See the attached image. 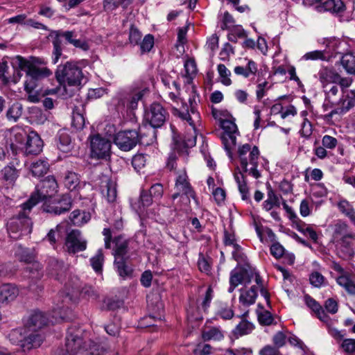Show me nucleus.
Masks as SVG:
<instances>
[{
	"instance_id": "f704fd0d",
	"label": "nucleus",
	"mask_w": 355,
	"mask_h": 355,
	"mask_svg": "<svg viewBox=\"0 0 355 355\" xmlns=\"http://www.w3.org/2000/svg\"><path fill=\"white\" fill-rule=\"evenodd\" d=\"M64 270V264L62 262H60L55 259H51L49 260L48 270L51 275L55 277L58 279H60Z\"/></svg>"
},
{
	"instance_id": "6ab92c4d",
	"label": "nucleus",
	"mask_w": 355,
	"mask_h": 355,
	"mask_svg": "<svg viewBox=\"0 0 355 355\" xmlns=\"http://www.w3.org/2000/svg\"><path fill=\"white\" fill-rule=\"evenodd\" d=\"M317 11L330 12L332 14H342L346 9L343 0H326L315 7Z\"/></svg>"
},
{
	"instance_id": "f3484780",
	"label": "nucleus",
	"mask_w": 355,
	"mask_h": 355,
	"mask_svg": "<svg viewBox=\"0 0 355 355\" xmlns=\"http://www.w3.org/2000/svg\"><path fill=\"white\" fill-rule=\"evenodd\" d=\"M71 205V197L69 194H64L59 200H54L52 204L49 205H44L43 209L46 212L60 215L69 211Z\"/></svg>"
},
{
	"instance_id": "72a5a7b5",
	"label": "nucleus",
	"mask_w": 355,
	"mask_h": 355,
	"mask_svg": "<svg viewBox=\"0 0 355 355\" xmlns=\"http://www.w3.org/2000/svg\"><path fill=\"white\" fill-rule=\"evenodd\" d=\"M254 328V327L252 323L246 320H242L233 330V334L238 338L250 334Z\"/></svg>"
},
{
	"instance_id": "9d476101",
	"label": "nucleus",
	"mask_w": 355,
	"mask_h": 355,
	"mask_svg": "<svg viewBox=\"0 0 355 355\" xmlns=\"http://www.w3.org/2000/svg\"><path fill=\"white\" fill-rule=\"evenodd\" d=\"M139 141V133L136 130L119 132L114 138V144L123 151H128L132 149Z\"/></svg>"
},
{
	"instance_id": "bb28decb",
	"label": "nucleus",
	"mask_w": 355,
	"mask_h": 355,
	"mask_svg": "<svg viewBox=\"0 0 355 355\" xmlns=\"http://www.w3.org/2000/svg\"><path fill=\"white\" fill-rule=\"evenodd\" d=\"M338 244L346 255L352 256L355 253V236L352 233L340 239Z\"/></svg>"
},
{
	"instance_id": "0eeeda50",
	"label": "nucleus",
	"mask_w": 355,
	"mask_h": 355,
	"mask_svg": "<svg viewBox=\"0 0 355 355\" xmlns=\"http://www.w3.org/2000/svg\"><path fill=\"white\" fill-rule=\"evenodd\" d=\"M91 156L96 159H107L111 153V142L109 139L94 135L89 137Z\"/></svg>"
},
{
	"instance_id": "49530a36",
	"label": "nucleus",
	"mask_w": 355,
	"mask_h": 355,
	"mask_svg": "<svg viewBox=\"0 0 355 355\" xmlns=\"http://www.w3.org/2000/svg\"><path fill=\"white\" fill-rule=\"evenodd\" d=\"M103 261L104 257L102 250H98L96 254L90 259L91 265L96 272L102 271Z\"/></svg>"
},
{
	"instance_id": "393cba45",
	"label": "nucleus",
	"mask_w": 355,
	"mask_h": 355,
	"mask_svg": "<svg viewBox=\"0 0 355 355\" xmlns=\"http://www.w3.org/2000/svg\"><path fill=\"white\" fill-rule=\"evenodd\" d=\"M29 168L33 176L39 178L47 173L49 164L46 159H39L33 162Z\"/></svg>"
},
{
	"instance_id": "e433bc0d",
	"label": "nucleus",
	"mask_w": 355,
	"mask_h": 355,
	"mask_svg": "<svg viewBox=\"0 0 355 355\" xmlns=\"http://www.w3.org/2000/svg\"><path fill=\"white\" fill-rule=\"evenodd\" d=\"M153 199L154 198L150 196V193L148 194L147 193L143 191L141 193L139 202L132 204V206L136 210V211L140 214L143 212V208L149 206L152 203Z\"/></svg>"
},
{
	"instance_id": "cd10ccee",
	"label": "nucleus",
	"mask_w": 355,
	"mask_h": 355,
	"mask_svg": "<svg viewBox=\"0 0 355 355\" xmlns=\"http://www.w3.org/2000/svg\"><path fill=\"white\" fill-rule=\"evenodd\" d=\"M114 267L119 275L123 278L130 277L132 273V268L126 263L124 257H117L114 260Z\"/></svg>"
},
{
	"instance_id": "774afa93",
	"label": "nucleus",
	"mask_w": 355,
	"mask_h": 355,
	"mask_svg": "<svg viewBox=\"0 0 355 355\" xmlns=\"http://www.w3.org/2000/svg\"><path fill=\"white\" fill-rule=\"evenodd\" d=\"M198 265L201 272L208 273L210 271L211 266L208 260L201 254L198 258Z\"/></svg>"
},
{
	"instance_id": "a211bd4d",
	"label": "nucleus",
	"mask_w": 355,
	"mask_h": 355,
	"mask_svg": "<svg viewBox=\"0 0 355 355\" xmlns=\"http://www.w3.org/2000/svg\"><path fill=\"white\" fill-rule=\"evenodd\" d=\"M43 147V141L35 132L28 133V138L24 144L25 153L27 155H37Z\"/></svg>"
},
{
	"instance_id": "69168bd1",
	"label": "nucleus",
	"mask_w": 355,
	"mask_h": 355,
	"mask_svg": "<svg viewBox=\"0 0 355 355\" xmlns=\"http://www.w3.org/2000/svg\"><path fill=\"white\" fill-rule=\"evenodd\" d=\"M163 191V187L160 184H155L153 185L149 190L150 196L155 200L159 199L162 196Z\"/></svg>"
},
{
	"instance_id": "7ed1b4c3",
	"label": "nucleus",
	"mask_w": 355,
	"mask_h": 355,
	"mask_svg": "<svg viewBox=\"0 0 355 355\" xmlns=\"http://www.w3.org/2000/svg\"><path fill=\"white\" fill-rule=\"evenodd\" d=\"M55 77L58 83L64 87L66 85L78 86L85 78L82 69L76 63L72 62H67L65 64L59 66L55 72Z\"/></svg>"
},
{
	"instance_id": "864d4df0",
	"label": "nucleus",
	"mask_w": 355,
	"mask_h": 355,
	"mask_svg": "<svg viewBox=\"0 0 355 355\" xmlns=\"http://www.w3.org/2000/svg\"><path fill=\"white\" fill-rule=\"evenodd\" d=\"M257 81L258 84L256 89V96L257 98L259 101L266 96L267 91L270 89L271 85H270L269 83L266 80L261 81L259 78Z\"/></svg>"
},
{
	"instance_id": "79ce46f5",
	"label": "nucleus",
	"mask_w": 355,
	"mask_h": 355,
	"mask_svg": "<svg viewBox=\"0 0 355 355\" xmlns=\"http://www.w3.org/2000/svg\"><path fill=\"white\" fill-rule=\"evenodd\" d=\"M115 249L114 251V258L124 257L127 253L128 243L121 237H118L115 239Z\"/></svg>"
},
{
	"instance_id": "c03bdc74",
	"label": "nucleus",
	"mask_w": 355,
	"mask_h": 355,
	"mask_svg": "<svg viewBox=\"0 0 355 355\" xmlns=\"http://www.w3.org/2000/svg\"><path fill=\"white\" fill-rule=\"evenodd\" d=\"M52 35H54V39L53 41V62L54 64L57 63L60 55H62V48H61V35H57V31H54L52 33Z\"/></svg>"
},
{
	"instance_id": "aec40b11",
	"label": "nucleus",
	"mask_w": 355,
	"mask_h": 355,
	"mask_svg": "<svg viewBox=\"0 0 355 355\" xmlns=\"http://www.w3.org/2000/svg\"><path fill=\"white\" fill-rule=\"evenodd\" d=\"M304 302L311 309L320 321H327L328 315L324 312L320 304L309 295H305Z\"/></svg>"
},
{
	"instance_id": "f257e3e1",
	"label": "nucleus",
	"mask_w": 355,
	"mask_h": 355,
	"mask_svg": "<svg viewBox=\"0 0 355 355\" xmlns=\"http://www.w3.org/2000/svg\"><path fill=\"white\" fill-rule=\"evenodd\" d=\"M37 203L38 199L35 196H31L26 202L22 204L21 211L8 221L7 231L10 238L18 239L21 236L31 233L32 223L28 215Z\"/></svg>"
},
{
	"instance_id": "13d9d810",
	"label": "nucleus",
	"mask_w": 355,
	"mask_h": 355,
	"mask_svg": "<svg viewBox=\"0 0 355 355\" xmlns=\"http://www.w3.org/2000/svg\"><path fill=\"white\" fill-rule=\"evenodd\" d=\"M323 87L324 89V92L326 93V99L331 103L335 104L336 101H334V97L336 96L338 92V86L334 84L329 86L324 85Z\"/></svg>"
},
{
	"instance_id": "c9c22d12",
	"label": "nucleus",
	"mask_w": 355,
	"mask_h": 355,
	"mask_svg": "<svg viewBox=\"0 0 355 355\" xmlns=\"http://www.w3.org/2000/svg\"><path fill=\"white\" fill-rule=\"evenodd\" d=\"M338 107L332 110L330 112V116H333L336 114H343L346 113L349 110H351L355 104L349 98L348 95H347L345 98L340 99L338 103Z\"/></svg>"
},
{
	"instance_id": "39448f33",
	"label": "nucleus",
	"mask_w": 355,
	"mask_h": 355,
	"mask_svg": "<svg viewBox=\"0 0 355 355\" xmlns=\"http://www.w3.org/2000/svg\"><path fill=\"white\" fill-rule=\"evenodd\" d=\"M64 312V306H58L56 310L53 311L52 316L54 320H49L42 312H35L29 318L27 327L25 329H28V331H38L46 325L49 322H58L59 320L65 319L66 315Z\"/></svg>"
},
{
	"instance_id": "ea45409f",
	"label": "nucleus",
	"mask_w": 355,
	"mask_h": 355,
	"mask_svg": "<svg viewBox=\"0 0 355 355\" xmlns=\"http://www.w3.org/2000/svg\"><path fill=\"white\" fill-rule=\"evenodd\" d=\"M322 322H324L327 328H328V331H329V334L335 339L337 341H341L345 335V331H340L338 330V329L335 328L334 327V320H332L331 318H330V317L328 315V319L327 320V321H322Z\"/></svg>"
},
{
	"instance_id": "7c9ffc66",
	"label": "nucleus",
	"mask_w": 355,
	"mask_h": 355,
	"mask_svg": "<svg viewBox=\"0 0 355 355\" xmlns=\"http://www.w3.org/2000/svg\"><path fill=\"white\" fill-rule=\"evenodd\" d=\"M334 237L335 239H343L352 234L349 231V226L346 222L343 220H337L333 225Z\"/></svg>"
},
{
	"instance_id": "b1692460",
	"label": "nucleus",
	"mask_w": 355,
	"mask_h": 355,
	"mask_svg": "<svg viewBox=\"0 0 355 355\" xmlns=\"http://www.w3.org/2000/svg\"><path fill=\"white\" fill-rule=\"evenodd\" d=\"M146 91L147 90L144 89L135 92L128 97L124 96L120 98L119 104H121L122 106H125L126 104L129 109L135 110L137 107L138 101L141 100Z\"/></svg>"
},
{
	"instance_id": "3c124183",
	"label": "nucleus",
	"mask_w": 355,
	"mask_h": 355,
	"mask_svg": "<svg viewBox=\"0 0 355 355\" xmlns=\"http://www.w3.org/2000/svg\"><path fill=\"white\" fill-rule=\"evenodd\" d=\"M217 68L221 78V83L225 86L230 85L232 84V80L230 78V71L223 64H218Z\"/></svg>"
},
{
	"instance_id": "412c9836",
	"label": "nucleus",
	"mask_w": 355,
	"mask_h": 355,
	"mask_svg": "<svg viewBox=\"0 0 355 355\" xmlns=\"http://www.w3.org/2000/svg\"><path fill=\"white\" fill-rule=\"evenodd\" d=\"M28 133L19 128H14L10 132L11 147L12 148H20V146H24V141H26Z\"/></svg>"
},
{
	"instance_id": "680f3d73",
	"label": "nucleus",
	"mask_w": 355,
	"mask_h": 355,
	"mask_svg": "<svg viewBox=\"0 0 355 355\" xmlns=\"http://www.w3.org/2000/svg\"><path fill=\"white\" fill-rule=\"evenodd\" d=\"M310 283L315 287H320L324 282V276L318 272H313L309 276Z\"/></svg>"
},
{
	"instance_id": "dca6fc26",
	"label": "nucleus",
	"mask_w": 355,
	"mask_h": 355,
	"mask_svg": "<svg viewBox=\"0 0 355 355\" xmlns=\"http://www.w3.org/2000/svg\"><path fill=\"white\" fill-rule=\"evenodd\" d=\"M173 113L174 114L179 116L182 119L188 121L189 125L191 126V128L189 130V135L188 136H185L183 139V144L184 147L191 148L194 146L196 144V133L194 120L191 116L187 110H186V112H182L179 110L177 107H174Z\"/></svg>"
},
{
	"instance_id": "20e7f679",
	"label": "nucleus",
	"mask_w": 355,
	"mask_h": 355,
	"mask_svg": "<svg viewBox=\"0 0 355 355\" xmlns=\"http://www.w3.org/2000/svg\"><path fill=\"white\" fill-rule=\"evenodd\" d=\"M9 339L12 343L19 345L25 352L40 347L44 340V336L38 331H28L24 329L22 332L21 329H15L9 334Z\"/></svg>"
},
{
	"instance_id": "2eb2a0df",
	"label": "nucleus",
	"mask_w": 355,
	"mask_h": 355,
	"mask_svg": "<svg viewBox=\"0 0 355 355\" xmlns=\"http://www.w3.org/2000/svg\"><path fill=\"white\" fill-rule=\"evenodd\" d=\"M81 332L76 330L74 328L69 329L66 337V349H64L68 355L76 354L82 347V338H80Z\"/></svg>"
},
{
	"instance_id": "2f4dec72",
	"label": "nucleus",
	"mask_w": 355,
	"mask_h": 355,
	"mask_svg": "<svg viewBox=\"0 0 355 355\" xmlns=\"http://www.w3.org/2000/svg\"><path fill=\"white\" fill-rule=\"evenodd\" d=\"M339 211L348 217L355 225V209L352 205L345 199L339 200L337 204Z\"/></svg>"
},
{
	"instance_id": "58836bf2",
	"label": "nucleus",
	"mask_w": 355,
	"mask_h": 355,
	"mask_svg": "<svg viewBox=\"0 0 355 355\" xmlns=\"http://www.w3.org/2000/svg\"><path fill=\"white\" fill-rule=\"evenodd\" d=\"M263 209L266 211L271 210L274 207H279V198L272 189H269L267 193V199L263 202Z\"/></svg>"
},
{
	"instance_id": "4468645a",
	"label": "nucleus",
	"mask_w": 355,
	"mask_h": 355,
	"mask_svg": "<svg viewBox=\"0 0 355 355\" xmlns=\"http://www.w3.org/2000/svg\"><path fill=\"white\" fill-rule=\"evenodd\" d=\"M57 189L58 184L55 179L53 176H48L41 182L37 193L32 196H35L38 199V202L40 200H46L54 196L57 192Z\"/></svg>"
},
{
	"instance_id": "a18cd8bd",
	"label": "nucleus",
	"mask_w": 355,
	"mask_h": 355,
	"mask_svg": "<svg viewBox=\"0 0 355 355\" xmlns=\"http://www.w3.org/2000/svg\"><path fill=\"white\" fill-rule=\"evenodd\" d=\"M58 148L62 152H68L71 148V142L69 135L66 132L59 133Z\"/></svg>"
},
{
	"instance_id": "473e14b6",
	"label": "nucleus",
	"mask_w": 355,
	"mask_h": 355,
	"mask_svg": "<svg viewBox=\"0 0 355 355\" xmlns=\"http://www.w3.org/2000/svg\"><path fill=\"white\" fill-rule=\"evenodd\" d=\"M224 338L223 331L219 327H211L205 329L202 332V338L204 340L220 341Z\"/></svg>"
},
{
	"instance_id": "4be33fe9",
	"label": "nucleus",
	"mask_w": 355,
	"mask_h": 355,
	"mask_svg": "<svg viewBox=\"0 0 355 355\" xmlns=\"http://www.w3.org/2000/svg\"><path fill=\"white\" fill-rule=\"evenodd\" d=\"M319 79L323 87L324 85L329 86L337 83L340 80V76L334 70L324 68L319 71Z\"/></svg>"
},
{
	"instance_id": "1a4fd4ad",
	"label": "nucleus",
	"mask_w": 355,
	"mask_h": 355,
	"mask_svg": "<svg viewBox=\"0 0 355 355\" xmlns=\"http://www.w3.org/2000/svg\"><path fill=\"white\" fill-rule=\"evenodd\" d=\"M221 127L223 132L221 135L224 148L230 157H232L231 150L236 146V135H238L237 126L231 120L225 119L221 121Z\"/></svg>"
},
{
	"instance_id": "4c0bfd02",
	"label": "nucleus",
	"mask_w": 355,
	"mask_h": 355,
	"mask_svg": "<svg viewBox=\"0 0 355 355\" xmlns=\"http://www.w3.org/2000/svg\"><path fill=\"white\" fill-rule=\"evenodd\" d=\"M341 63L347 73L355 74V52L345 53L342 57Z\"/></svg>"
},
{
	"instance_id": "6e6552de",
	"label": "nucleus",
	"mask_w": 355,
	"mask_h": 355,
	"mask_svg": "<svg viewBox=\"0 0 355 355\" xmlns=\"http://www.w3.org/2000/svg\"><path fill=\"white\" fill-rule=\"evenodd\" d=\"M175 188L177 192L172 196L173 200L179 197L181 193V200L186 204L190 202V198H195L194 191L191 187L184 170L179 172L176 178Z\"/></svg>"
},
{
	"instance_id": "37998d69",
	"label": "nucleus",
	"mask_w": 355,
	"mask_h": 355,
	"mask_svg": "<svg viewBox=\"0 0 355 355\" xmlns=\"http://www.w3.org/2000/svg\"><path fill=\"white\" fill-rule=\"evenodd\" d=\"M23 107L19 103H13L7 111V118L8 120L17 121L22 114Z\"/></svg>"
},
{
	"instance_id": "9b49d317",
	"label": "nucleus",
	"mask_w": 355,
	"mask_h": 355,
	"mask_svg": "<svg viewBox=\"0 0 355 355\" xmlns=\"http://www.w3.org/2000/svg\"><path fill=\"white\" fill-rule=\"evenodd\" d=\"M87 248V241L82 236L79 230H73L66 236L64 249L69 254L84 251Z\"/></svg>"
},
{
	"instance_id": "09e8293b",
	"label": "nucleus",
	"mask_w": 355,
	"mask_h": 355,
	"mask_svg": "<svg viewBox=\"0 0 355 355\" xmlns=\"http://www.w3.org/2000/svg\"><path fill=\"white\" fill-rule=\"evenodd\" d=\"M3 179L10 183H13L19 176L18 171L12 166H7L2 170Z\"/></svg>"
},
{
	"instance_id": "e2e57ef3",
	"label": "nucleus",
	"mask_w": 355,
	"mask_h": 355,
	"mask_svg": "<svg viewBox=\"0 0 355 355\" xmlns=\"http://www.w3.org/2000/svg\"><path fill=\"white\" fill-rule=\"evenodd\" d=\"M340 347L347 353H355V339H344L340 345Z\"/></svg>"
},
{
	"instance_id": "a878e982",
	"label": "nucleus",
	"mask_w": 355,
	"mask_h": 355,
	"mask_svg": "<svg viewBox=\"0 0 355 355\" xmlns=\"http://www.w3.org/2000/svg\"><path fill=\"white\" fill-rule=\"evenodd\" d=\"M18 295V289L10 284L0 285V302L13 300Z\"/></svg>"
},
{
	"instance_id": "de8ad7c7",
	"label": "nucleus",
	"mask_w": 355,
	"mask_h": 355,
	"mask_svg": "<svg viewBox=\"0 0 355 355\" xmlns=\"http://www.w3.org/2000/svg\"><path fill=\"white\" fill-rule=\"evenodd\" d=\"M62 227V224L58 225L54 229H51L44 239V240L49 241L53 248H55V245L60 236Z\"/></svg>"
},
{
	"instance_id": "5fc2aeb1",
	"label": "nucleus",
	"mask_w": 355,
	"mask_h": 355,
	"mask_svg": "<svg viewBox=\"0 0 355 355\" xmlns=\"http://www.w3.org/2000/svg\"><path fill=\"white\" fill-rule=\"evenodd\" d=\"M141 52H149L154 45V37L152 35L148 34L145 35L144 39L139 44Z\"/></svg>"
},
{
	"instance_id": "423d86ee",
	"label": "nucleus",
	"mask_w": 355,
	"mask_h": 355,
	"mask_svg": "<svg viewBox=\"0 0 355 355\" xmlns=\"http://www.w3.org/2000/svg\"><path fill=\"white\" fill-rule=\"evenodd\" d=\"M19 67L26 71V76L28 78L24 85L25 90L27 92H31L34 89L35 80L47 77L51 74V71L47 68L37 67L21 58H19Z\"/></svg>"
},
{
	"instance_id": "bf43d9fd",
	"label": "nucleus",
	"mask_w": 355,
	"mask_h": 355,
	"mask_svg": "<svg viewBox=\"0 0 355 355\" xmlns=\"http://www.w3.org/2000/svg\"><path fill=\"white\" fill-rule=\"evenodd\" d=\"M142 35L141 32L134 26H131L129 33V40L133 45H139Z\"/></svg>"
},
{
	"instance_id": "4d7b16f0",
	"label": "nucleus",
	"mask_w": 355,
	"mask_h": 355,
	"mask_svg": "<svg viewBox=\"0 0 355 355\" xmlns=\"http://www.w3.org/2000/svg\"><path fill=\"white\" fill-rule=\"evenodd\" d=\"M72 125L76 130H81L85 125V118L82 114L73 110L72 113Z\"/></svg>"
},
{
	"instance_id": "052dcab7",
	"label": "nucleus",
	"mask_w": 355,
	"mask_h": 355,
	"mask_svg": "<svg viewBox=\"0 0 355 355\" xmlns=\"http://www.w3.org/2000/svg\"><path fill=\"white\" fill-rule=\"evenodd\" d=\"M146 162V156L143 154L135 155L132 159V164L135 170L139 171L142 168Z\"/></svg>"
},
{
	"instance_id": "c85d7f7f",
	"label": "nucleus",
	"mask_w": 355,
	"mask_h": 355,
	"mask_svg": "<svg viewBox=\"0 0 355 355\" xmlns=\"http://www.w3.org/2000/svg\"><path fill=\"white\" fill-rule=\"evenodd\" d=\"M339 286L343 287L349 295H355V283L349 272L339 275L336 278Z\"/></svg>"
},
{
	"instance_id": "8fccbe9b",
	"label": "nucleus",
	"mask_w": 355,
	"mask_h": 355,
	"mask_svg": "<svg viewBox=\"0 0 355 355\" xmlns=\"http://www.w3.org/2000/svg\"><path fill=\"white\" fill-rule=\"evenodd\" d=\"M79 178L76 173L68 172L64 178V184L69 190H73L79 184Z\"/></svg>"
},
{
	"instance_id": "f03ea898",
	"label": "nucleus",
	"mask_w": 355,
	"mask_h": 355,
	"mask_svg": "<svg viewBox=\"0 0 355 355\" xmlns=\"http://www.w3.org/2000/svg\"><path fill=\"white\" fill-rule=\"evenodd\" d=\"M238 154L243 172L249 171L254 178H259L260 173L257 169L259 158L258 148L255 146L252 148L250 144H246L239 147Z\"/></svg>"
},
{
	"instance_id": "ddd939ff",
	"label": "nucleus",
	"mask_w": 355,
	"mask_h": 355,
	"mask_svg": "<svg viewBox=\"0 0 355 355\" xmlns=\"http://www.w3.org/2000/svg\"><path fill=\"white\" fill-rule=\"evenodd\" d=\"M252 276V271H248L243 268L238 267L232 270L230 273L229 293H232L235 288L239 284H249L251 282Z\"/></svg>"
},
{
	"instance_id": "5701e85b",
	"label": "nucleus",
	"mask_w": 355,
	"mask_h": 355,
	"mask_svg": "<svg viewBox=\"0 0 355 355\" xmlns=\"http://www.w3.org/2000/svg\"><path fill=\"white\" fill-rule=\"evenodd\" d=\"M101 190L108 202H112L116 200V187L115 182L108 178H105L102 181Z\"/></svg>"
},
{
	"instance_id": "6e6d98bb",
	"label": "nucleus",
	"mask_w": 355,
	"mask_h": 355,
	"mask_svg": "<svg viewBox=\"0 0 355 355\" xmlns=\"http://www.w3.org/2000/svg\"><path fill=\"white\" fill-rule=\"evenodd\" d=\"M303 60H325V55L324 51L315 50L306 53L302 57Z\"/></svg>"
},
{
	"instance_id": "c756f323",
	"label": "nucleus",
	"mask_w": 355,
	"mask_h": 355,
	"mask_svg": "<svg viewBox=\"0 0 355 355\" xmlns=\"http://www.w3.org/2000/svg\"><path fill=\"white\" fill-rule=\"evenodd\" d=\"M257 286H253L248 291H241L239 302L246 306L253 304L257 297Z\"/></svg>"
},
{
	"instance_id": "338daca9",
	"label": "nucleus",
	"mask_w": 355,
	"mask_h": 355,
	"mask_svg": "<svg viewBox=\"0 0 355 355\" xmlns=\"http://www.w3.org/2000/svg\"><path fill=\"white\" fill-rule=\"evenodd\" d=\"M184 68L188 76H192L196 73V64L195 61L192 59H189L185 62Z\"/></svg>"
},
{
	"instance_id": "0e129e2a",
	"label": "nucleus",
	"mask_w": 355,
	"mask_h": 355,
	"mask_svg": "<svg viewBox=\"0 0 355 355\" xmlns=\"http://www.w3.org/2000/svg\"><path fill=\"white\" fill-rule=\"evenodd\" d=\"M205 46L211 53H214L218 48V37L216 34L211 35L207 38Z\"/></svg>"
},
{
	"instance_id": "f8f14e48",
	"label": "nucleus",
	"mask_w": 355,
	"mask_h": 355,
	"mask_svg": "<svg viewBox=\"0 0 355 355\" xmlns=\"http://www.w3.org/2000/svg\"><path fill=\"white\" fill-rule=\"evenodd\" d=\"M166 115V112L164 107L159 103H154L146 110L144 119L152 128H156L164 124Z\"/></svg>"
},
{
	"instance_id": "603ef678",
	"label": "nucleus",
	"mask_w": 355,
	"mask_h": 355,
	"mask_svg": "<svg viewBox=\"0 0 355 355\" xmlns=\"http://www.w3.org/2000/svg\"><path fill=\"white\" fill-rule=\"evenodd\" d=\"M216 315L224 320L231 319L234 315V311L232 308L225 304H220L216 311Z\"/></svg>"
},
{
	"instance_id": "a19ab883",
	"label": "nucleus",
	"mask_w": 355,
	"mask_h": 355,
	"mask_svg": "<svg viewBox=\"0 0 355 355\" xmlns=\"http://www.w3.org/2000/svg\"><path fill=\"white\" fill-rule=\"evenodd\" d=\"M90 218L88 214L81 213L79 210H74L70 216V220L74 225L80 226L86 223Z\"/></svg>"
}]
</instances>
